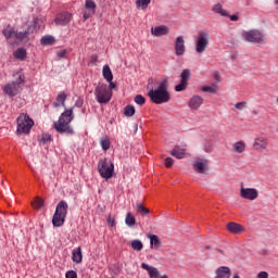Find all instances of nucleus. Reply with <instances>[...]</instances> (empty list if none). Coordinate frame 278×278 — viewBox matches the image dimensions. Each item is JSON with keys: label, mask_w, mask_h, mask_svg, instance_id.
Here are the masks:
<instances>
[{"label": "nucleus", "mask_w": 278, "mask_h": 278, "mask_svg": "<svg viewBox=\"0 0 278 278\" xmlns=\"http://www.w3.org/2000/svg\"><path fill=\"white\" fill-rule=\"evenodd\" d=\"M141 268H143V270H148L150 277H151L153 274L157 273V268L152 267V266H150V265L147 264V263H142V264H141Z\"/></svg>", "instance_id": "nucleus-35"}, {"label": "nucleus", "mask_w": 278, "mask_h": 278, "mask_svg": "<svg viewBox=\"0 0 278 278\" xmlns=\"http://www.w3.org/2000/svg\"><path fill=\"white\" fill-rule=\"evenodd\" d=\"M150 278H168V276H162V274H160V270H157Z\"/></svg>", "instance_id": "nucleus-47"}, {"label": "nucleus", "mask_w": 278, "mask_h": 278, "mask_svg": "<svg viewBox=\"0 0 278 278\" xmlns=\"http://www.w3.org/2000/svg\"><path fill=\"white\" fill-rule=\"evenodd\" d=\"M137 212L138 214H141L142 216H147V214H149V208L144 207V205H142V203H137Z\"/></svg>", "instance_id": "nucleus-37"}, {"label": "nucleus", "mask_w": 278, "mask_h": 278, "mask_svg": "<svg viewBox=\"0 0 278 278\" xmlns=\"http://www.w3.org/2000/svg\"><path fill=\"white\" fill-rule=\"evenodd\" d=\"M84 260V255L81 254V248H76L72 252V262L74 264H81V261Z\"/></svg>", "instance_id": "nucleus-21"}, {"label": "nucleus", "mask_w": 278, "mask_h": 278, "mask_svg": "<svg viewBox=\"0 0 278 278\" xmlns=\"http://www.w3.org/2000/svg\"><path fill=\"white\" fill-rule=\"evenodd\" d=\"M229 18H230V21L236 22V21H239L240 16L238 15V13H236V14L230 15Z\"/></svg>", "instance_id": "nucleus-51"}, {"label": "nucleus", "mask_w": 278, "mask_h": 278, "mask_svg": "<svg viewBox=\"0 0 278 278\" xmlns=\"http://www.w3.org/2000/svg\"><path fill=\"white\" fill-rule=\"evenodd\" d=\"M207 166H210V161H207V159L197 157L193 162V168L197 173H200V175H205V173H207Z\"/></svg>", "instance_id": "nucleus-13"}, {"label": "nucleus", "mask_w": 278, "mask_h": 278, "mask_svg": "<svg viewBox=\"0 0 278 278\" xmlns=\"http://www.w3.org/2000/svg\"><path fill=\"white\" fill-rule=\"evenodd\" d=\"M66 55V50H61L58 52V58H64Z\"/></svg>", "instance_id": "nucleus-53"}, {"label": "nucleus", "mask_w": 278, "mask_h": 278, "mask_svg": "<svg viewBox=\"0 0 278 278\" xmlns=\"http://www.w3.org/2000/svg\"><path fill=\"white\" fill-rule=\"evenodd\" d=\"M143 244H142V241L138 240V239H135L131 241V249L134 251H142L143 249Z\"/></svg>", "instance_id": "nucleus-34"}, {"label": "nucleus", "mask_w": 278, "mask_h": 278, "mask_svg": "<svg viewBox=\"0 0 278 278\" xmlns=\"http://www.w3.org/2000/svg\"><path fill=\"white\" fill-rule=\"evenodd\" d=\"M212 12L218 14L219 16H229V13L223 8V4L220 3L214 4L212 8Z\"/></svg>", "instance_id": "nucleus-23"}, {"label": "nucleus", "mask_w": 278, "mask_h": 278, "mask_svg": "<svg viewBox=\"0 0 278 278\" xmlns=\"http://www.w3.org/2000/svg\"><path fill=\"white\" fill-rule=\"evenodd\" d=\"M65 278H77V271H75V270L66 271Z\"/></svg>", "instance_id": "nucleus-43"}, {"label": "nucleus", "mask_w": 278, "mask_h": 278, "mask_svg": "<svg viewBox=\"0 0 278 278\" xmlns=\"http://www.w3.org/2000/svg\"><path fill=\"white\" fill-rule=\"evenodd\" d=\"M227 229L228 231H230V233H236V235L244 233L243 226L238 223H233V222L229 223L227 225Z\"/></svg>", "instance_id": "nucleus-20"}, {"label": "nucleus", "mask_w": 278, "mask_h": 278, "mask_svg": "<svg viewBox=\"0 0 278 278\" xmlns=\"http://www.w3.org/2000/svg\"><path fill=\"white\" fill-rule=\"evenodd\" d=\"M100 144L103 151H108L110 149V139H102Z\"/></svg>", "instance_id": "nucleus-42"}, {"label": "nucleus", "mask_w": 278, "mask_h": 278, "mask_svg": "<svg viewBox=\"0 0 278 278\" xmlns=\"http://www.w3.org/2000/svg\"><path fill=\"white\" fill-rule=\"evenodd\" d=\"M109 83V87L108 89L112 92V90H114V88H116V84L114 81H108Z\"/></svg>", "instance_id": "nucleus-48"}, {"label": "nucleus", "mask_w": 278, "mask_h": 278, "mask_svg": "<svg viewBox=\"0 0 278 278\" xmlns=\"http://www.w3.org/2000/svg\"><path fill=\"white\" fill-rule=\"evenodd\" d=\"M66 214H68V203L62 200L56 204V208L52 217L53 227H62L66 222Z\"/></svg>", "instance_id": "nucleus-5"}, {"label": "nucleus", "mask_w": 278, "mask_h": 278, "mask_svg": "<svg viewBox=\"0 0 278 278\" xmlns=\"http://www.w3.org/2000/svg\"><path fill=\"white\" fill-rule=\"evenodd\" d=\"M149 3H151V0H136V5L142 10H147V8H149Z\"/></svg>", "instance_id": "nucleus-36"}, {"label": "nucleus", "mask_w": 278, "mask_h": 278, "mask_svg": "<svg viewBox=\"0 0 278 278\" xmlns=\"http://www.w3.org/2000/svg\"><path fill=\"white\" fill-rule=\"evenodd\" d=\"M40 142H42V144H47V142H51V135L49 134L41 135Z\"/></svg>", "instance_id": "nucleus-41"}, {"label": "nucleus", "mask_w": 278, "mask_h": 278, "mask_svg": "<svg viewBox=\"0 0 278 278\" xmlns=\"http://www.w3.org/2000/svg\"><path fill=\"white\" fill-rule=\"evenodd\" d=\"M34 127V119L23 113L17 117V134H29Z\"/></svg>", "instance_id": "nucleus-9"}, {"label": "nucleus", "mask_w": 278, "mask_h": 278, "mask_svg": "<svg viewBox=\"0 0 278 278\" xmlns=\"http://www.w3.org/2000/svg\"><path fill=\"white\" fill-rule=\"evenodd\" d=\"M148 97H150L152 103H156L157 105L168 103V101H170V94L168 93V80H161L155 90L152 89L148 92Z\"/></svg>", "instance_id": "nucleus-1"}, {"label": "nucleus", "mask_w": 278, "mask_h": 278, "mask_svg": "<svg viewBox=\"0 0 278 278\" xmlns=\"http://www.w3.org/2000/svg\"><path fill=\"white\" fill-rule=\"evenodd\" d=\"M42 205H45V200H42L40 198H36L35 201L33 202V206L36 210H40V207H42Z\"/></svg>", "instance_id": "nucleus-39"}, {"label": "nucleus", "mask_w": 278, "mask_h": 278, "mask_svg": "<svg viewBox=\"0 0 278 278\" xmlns=\"http://www.w3.org/2000/svg\"><path fill=\"white\" fill-rule=\"evenodd\" d=\"M203 97L201 96H193L189 100V108L190 110H199L203 105Z\"/></svg>", "instance_id": "nucleus-19"}, {"label": "nucleus", "mask_w": 278, "mask_h": 278, "mask_svg": "<svg viewBox=\"0 0 278 278\" xmlns=\"http://www.w3.org/2000/svg\"><path fill=\"white\" fill-rule=\"evenodd\" d=\"M73 118L75 116L73 115V109L65 110L59 117L58 122H54V129L59 134H70L73 136V127H71V123H73Z\"/></svg>", "instance_id": "nucleus-4"}, {"label": "nucleus", "mask_w": 278, "mask_h": 278, "mask_svg": "<svg viewBox=\"0 0 278 278\" xmlns=\"http://www.w3.org/2000/svg\"><path fill=\"white\" fill-rule=\"evenodd\" d=\"M102 75L105 81H112L114 79V75L112 74V70L110 68V65L103 66Z\"/></svg>", "instance_id": "nucleus-25"}, {"label": "nucleus", "mask_w": 278, "mask_h": 278, "mask_svg": "<svg viewBox=\"0 0 278 278\" xmlns=\"http://www.w3.org/2000/svg\"><path fill=\"white\" fill-rule=\"evenodd\" d=\"M257 278H268V273L267 271H261L257 274Z\"/></svg>", "instance_id": "nucleus-50"}, {"label": "nucleus", "mask_w": 278, "mask_h": 278, "mask_svg": "<svg viewBox=\"0 0 278 278\" xmlns=\"http://www.w3.org/2000/svg\"><path fill=\"white\" fill-rule=\"evenodd\" d=\"M174 164V161L170 157L165 159V166L166 168H170Z\"/></svg>", "instance_id": "nucleus-44"}, {"label": "nucleus", "mask_w": 278, "mask_h": 278, "mask_svg": "<svg viewBox=\"0 0 278 278\" xmlns=\"http://www.w3.org/2000/svg\"><path fill=\"white\" fill-rule=\"evenodd\" d=\"M202 92H210V94H216V89H213V87L210 85H205L202 86Z\"/></svg>", "instance_id": "nucleus-40"}, {"label": "nucleus", "mask_w": 278, "mask_h": 278, "mask_svg": "<svg viewBox=\"0 0 278 278\" xmlns=\"http://www.w3.org/2000/svg\"><path fill=\"white\" fill-rule=\"evenodd\" d=\"M98 170L102 179H112V175H114V163L108 161V159L100 160Z\"/></svg>", "instance_id": "nucleus-10"}, {"label": "nucleus", "mask_w": 278, "mask_h": 278, "mask_svg": "<svg viewBox=\"0 0 278 278\" xmlns=\"http://www.w3.org/2000/svg\"><path fill=\"white\" fill-rule=\"evenodd\" d=\"M135 103H136L137 105L142 106V105H144V103H147V99H146L142 94H137V96L135 97Z\"/></svg>", "instance_id": "nucleus-38"}, {"label": "nucleus", "mask_w": 278, "mask_h": 278, "mask_svg": "<svg viewBox=\"0 0 278 278\" xmlns=\"http://www.w3.org/2000/svg\"><path fill=\"white\" fill-rule=\"evenodd\" d=\"M170 33V29L168 28V26H164V25H160V26H155L154 28H151V34L152 36H155L156 38H160L162 36H168V34Z\"/></svg>", "instance_id": "nucleus-16"}, {"label": "nucleus", "mask_w": 278, "mask_h": 278, "mask_svg": "<svg viewBox=\"0 0 278 278\" xmlns=\"http://www.w3.org/2000/svg\"><path fill=\"white\" fill-rule=\"evenodd\" d=\"M85 8L86 10H89L91 14H94V10H97V3H94L92 0H86Z\"/></svg>", "instance_id": "nucleus-33"}, {"label": "nucleus", "mask_w": 278, "mask_h": 278, "mask_svg": "<svg viewBox=\"0 0 278 278\" xmlns=\"http://www.w3.org/2000/svg\"><path fill=\"white\" fill-rule=\"evenodd\" d=\"M41 26H42V20L38 17H34L31 21V25L28 26L30 27L29 29L30 34H34V31H38V29H40Z\"/></svg>", "instance_id": "nucleus-24"}, {"label": "nucleus", "mask_w": 278, "mask_h": 278, "mask_svg": "<svg viewBox=\"0 0 278 278\" xmlns=\"http://www.w3.org/2000/svg\"><path fill=\"white\" fill-rule=\"evenodd\" d=\"M81 105H84V99L78 98V99L75 101L74 108H81Z\"/></svg>", "instance_id": "nucleus-46"}, {"label": "nucleus", "mask_w": 278, "mask_h": 278, "mask_svg": "<svg viewBox=\"0 0 278 278\" xmlns=\"http://www.w3.org/2000/svg\"><path fill=\"white\" fill-rule=\"evenodd\" d=\"M72 18H73V14H71L70 12H64L56 16V18L54 20V23L55 25L64 26V25H68Z\"/></svg>", "instance_id": "nucleus-17"}, {"label": "nucleus", "mask_w": 278, "mask_h": 278, "mask_svg": "<svg viewBox=\"0 0 278 278\" xmlns=\"http://www.w3.org/2000/svg\"><path fill=\"white\" fill-rule=\"evenodd\" d=\"M124 114L128 117L131 118V116H134V114H136V108H134V105H126L124 108Z\"/></svg>", "instance_id": "nucleus-31"}, {"label": "nucleus", "mask_w": 278, "mask_h": 278, "mask_svg": "<svg viewBox=\"0 0 278 278\" xmlns=\"http://www.w3.org/2000/svg\"><path fill=\"white\" fill-rule=\"evenodd\" d=\"M40 42L45 47H49L55 42V37L51 36V35H46V36L41 37Z\"/></svg>", "instance_id": "nucleus-26"}, {"label": "nucleus", "mask_w": 278, "mask_h": 278, "mask_svg": "<svg viewBox=\"0 0 278 278\" xmlns=\"http://www.w3.org/2000/svg\"><path fill=\"white\" fill-rule=\"evenodd\" d=\"M211 88H213V90H215V92H218V83H213Z\"/></svg>", "instance_id": "nucleus-54"}, {"label": "nucleus", "mask_w": 278, "mask_h": 278, "mask_svg": "<svg viewBox=\"0 0 278 278\" xmlns=\"http://www.w3.org/2000/svg\"><path fill=\"white\" fill-rule=\"evenodd\" d=\"M245 149H247V144H244L243 141H238L233 144V151L236 153H244Z\"/></svg>", "instance_id": "nucleus-28"}, {"label": "nucleus", "mask_w": 278, "mask_h": 278, "mask_svg": "<svg viewBox=\"0 0 278 278\" xmlns=\"http://www.w3.org/2000/svg\"><path fill=\"white\" fill-rule=\"evenodd\" d=\"M175 157L177 160H184V157H186V150H185V148L176 147L175 148Z\"/></svg>", "instance_id": "nucleus-30"}, {"label": "nucleus", "mask_w": 278, "mask_h": 278, "mask_svg": "<svg viewBox=\"0 0 278 278\" xmlns=\"http://www.w3.org/2000/svg\"><path fill=\"white\" fill-rule=\"evenodd\" d=\"M186 53V40H184V36H179L175 41V54L184 55Z\"/></svg>", "instance_id": "nucleus-15"}, {"label": "nucleus", "mask_w": 278, "mask_h": 278, "mask_svg": "<svg viewBox=\"0 0 278 278\" xmlns=\"http://www.w3.org/2000/svg\"><path fill=\"white\" fill-rule=\"evenodd\" d=\"M29 29H31V27H27L25 30H15L14 27L7 26L2 30V34L11 45H18V42L29 41V34H31Z\"/></svg>", "instance_id": "nucleus-2"}, {"label": "nucleus", "mask_w": 278, "mask_h": 278, "mask_svg": "<svg viewBox=\"0 0 278 278\" xmlns=\"http://www.w3.org/2000/svg\"><path fill=\"white\" fill-rule=\"evenodd\" d=\"M170 155H172L173 157H175V149H173V150L170 151Z\"/></svg>", "instance_id": "nucleus-55"}, {"label": "nucleus", "mask_w": 278, "mask_h": 278, "mask_svg": "<svg viewBox=\"0 0 278 278\" xmlns=\"http://www.w3.org/2000/svg\"><path fill=\"white\" fill-rule=\"evenodd\" d=\"M94 97L100 104L110 103L112 101V91L108 88V85L99 83L94 89Z\"/></svg>", "instance_id": "nucleus-8"}, {"label": "nucleus", "mask_w": 278, "mask_h": 278, "mask_svg": "<svg viewBox=\"0 0 278 278\" xmlns=\"http://www.w3.org/2000/svg\"><path fill=\"white\" fill-rule=\"evenodd\" d=\"M108 223H109V225H110L111 227H114V226L116 225V222H115L114 218H112V217H109V218H108Z\"/></svg>", "instance_id": "nucleus-52"}, {"label": "nucleus", "mask_w": 278, "mask_h": 278, "mask_svg": "<svg viewBox=\"0 0 278 278\" xmlns=\"http://www.w3.org/2000/svg\"><path fill=\"white\" fill-rule=\"evenodd\" d=\"M253 147L255 151H266L268 149V140L265 137H257L254 139Z\"/></svg>", "instance_id": "nucleus-14"}, {"label": "nucleus", "mask_w": 278, "mask_h": 278, "mask_svg": "<svg viewBox=\"0 0 278 278\" xmlns=\"http://www.w3.org/2000/svg\"><path fill=\"white\" fill-rule=\"evenodd\" d=\"M56 101L54 104H53V108H60V103L62 105H64L65 101H66V93L65 92H60L56 97Z\"/></svg>", "instance_id": "nucleus-29"}, {"label": "nucleus", "mask_w": 278, "mask_h": 278, "mask_svg": "<svg viewBox=\"0 0 278 278\" xmlns=\"http://www.w3.org/2000/svg\"><path fill=\"white\" fill-rule=\"evenodd\" d=\"M241 40H243V42H248L249 45H256V47H263V45H267L268 42L266 34L257 28L242 30Z\"/></svg>", "instance_id": "nucleus-3"}, {"label": "nucleus", "mask_w": 278, "mask_h": 278, "mask_svg": "<svg viewBox=\"0 0 278 278\" xmlns=\"http://www.w3.org/2000/svg\"><path fill=\"white\" fill-rule=\"evenodd\" d=\"M125 223L127 227H134V225H136V217H134L131 213H127L125 217Z\"/></svg>", "instance_id": "nucleus-32"}, {"label": "nucleus", "mask_w": 278, "mask_h": 278, "mask_svg": "<svg viewBox=\"0 0 278 278\" xmlns=\"http://www.w3.org/2000/svg\"><path fill=\"white\" fill-rule=\"evenodd\" d=\"M257 197H260V191H257V189L241 187L240 189L241 199H247L248 201H255Z\"/></svg>", "instance_id": "nucleus-11"}, {"label": "nucleus", "mask_w": 278, "mask_h": 278, "mask_svg": "<svg viewBox=\"0 0 278 278\" xmlns=\"http://www.w3.org/2000/svg\"><path fill=\"white\" fill-rule=\"evenodd\" d=\"M13 55L16 60H25L27 58V50L25 48H18Z\"/></svg>", "instance_id": "nucleus-27"}, {"label": "nucleus", "mask_w": 278, "mask_h": 278, "mask_svg": "<svg viewBox=\"0 0 278 278\" xmlns=\"http://www.w3.org/2000/svg\"><path fill=\"white\" fill-rule=\"evenodd\" d=\"M92 14H94V13H92V11H85L84 18L87 21V18H90V16H92Z\"/></svg>", "instance_id": "nucleus-49"}, {"label": "nucleus", "mask_w": 278, "mask_h": 278, "mask_svg": "<svg viewBox=\"0 0 278 278\" xmlns=\"http://www.w3.org/2000/svg\"><path fill=\"white\" fill-rule=\"evenodd\" d=\"M25 84V75L21 74L16 80H13L2 87V91L7 97H16L21 93V86Z\"/></svg>", "instance_id": "nucleus-7"}, {"label": "nucleus", "mask_w": 278, "mask_h": 278, "mask_svg": "<svg viewBox=\"0 0 278 278\" xmlns=\"http://www.w3.org/2000/svg\"><path fill=\"white\" fill-rule=\"evenodd\" d=\"M214 278H231V268L227 266H219L215 269Z\"/></svg>", "instance_id": "nucleus-18"}, {"label": "nucleus", "mask_w": 278, "mask_h": 278, "mask_svg": "<svg viewBox=\"0 0 278 278\" xmlns=\"http://www.w3.org/2000/svg\"><path fill=\"white\" fill-rule=\"evenodd\" d=\"M190 79V70H184L180 74V83L175 86L176 92H184L188 88V80Z\"/></svg>", "instance_id": "nucleus-12"}, {"label": "nucleus", "mask_w": 278, "mask_h": 278, "mask_svg": "<svg viewBox=\"0 0 278 278\" xmlns=\"http://www.w3.org/2000/svg\"><path fill=\"white\" fill-rule=\"evenodd\" d=\"M148 238L150 239V247L151 249H160L162 247V243L160 242V237L157 235H149Z\"/></svg>", "instance_id": "nucleus-22"}, {"label": "nucleus", "mask_w": 278, "mask_h": 278, "mask_svg": "<svg viewBox=\"0 0 278 278\" xmlns=\"http://www.w3.org/2000/svg\"><path fill=\"white\" fill-rule=\"evenodd\" d=\"M236 110H244L247 108V102H239L235 105Z\"/></svg>", "instance_id": "nucleus-45"}, {"label": "nucleus", "mask_w": 278, "mask_h": 278, "mask_svg": "<svg viewBox=\"0 0 278 278\" xmlns=\"http://www.w3.org/2000/svg\"><path fill=\"white\" fill-rule=\"evenodd\" d=\"M210 46V33L207 30H200L194 37V49L195 53L201 55L207 51Z\"/></svg>", "instance_id": "nucleus-6"}]
</instances>
